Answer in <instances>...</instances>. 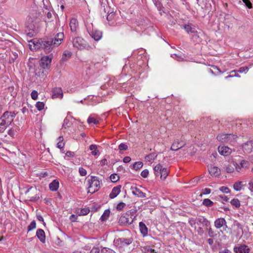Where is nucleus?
<instances>
[{"label": "nucleus", "instance_id": "338daca9", "mask_svg": "<svg viewBox=\"0 0 253 253\" xmlns=\"http://www.w3.org/2000/svg\"><path fill=\"white\" fill-rule=\"evenodd\" d=\"M100 164L101 166H105L107 164V161L106 159H102V160L100 161Z\"/></svg>", "mask_w": 253, "mask_h": 253}, {"label": "nucleus", "instance_id": "9d476101", "mask_svg": "<svg viewBox=\"0 0 253 253\" xmlns=\"http://www.w3.org/2000/svg\"><path fill=\"white\" fill-rule=\"evenodd\" d=\"M73 45L74 47L78 49H82L84 48V41L81 37H76L73 39Z\"/></svg>", "mask_w": 253, "mask_h": 253}, {"label": "nucleus", "instance_id": "473e14b6", "mask_svg": "<svg viewBox=\"0 0 253 253\" xmlns=\"http://www.w3.org/2000/svg\"><path fill=\"white\" fill-rule=\"evenodd\" d=\"M157 156L156 153H153L146 156L145 159L146 161L150 162L154 160L156 158Z\"/></svg>", "mask_w": 253, "mask_h": 253}, {"label": "nucleus", "instance_id": "a19ab883", "mask_svg": "<svg viewBox=\"0 0 253 253\" xmlns=\"http://www.w3.org/2000/svg\"><path fill=\"white\" fill-rule=\"evenodd\" d=\"M59 141L57 143V147L59 149H61L64 147V143L62 142L63 140V138L62 136H60L59 137Z\"/></svg>", "mask_w": 253, "mask_h": 253}, {"label": "nucleus", "instance_id": "6e6552de", "mask_svg": "<svg viewBox=\"0 0 253 253\" xmlns=\"http://www.w3.org/2000/svg\"><path fill=\"white\" fill-rule=\"evenodd\" d=\"M132 242L131 238H121L114 240V245L118 247L123 248L130 244Z\"/></svg>", "mask_w": 253, "mask_h": 253}, {"label": "nucleus", "instance_id": "4c0bfd02", "mask_svg": "<svg viewBox=\"0 0 253 253\" xmlns=\"http://www.w3.org/2000/svg\"><path fill=\"white\" fill-rule=\"evenodd\" d=\"M119 176H118L117 174L115 173L112 174L110 176V180L113 182H117L118 180H119Z\"/></svg>", "mask_w": 253, "mask_h": 253}, {"label": "nucleus", "instance_id": "a18cd8bd", "mask_svg": "<svg viewBox=\"0 0 253 253\" xmlns=\"http://www.w3.org/2000/svg\"><path fill=\"white\" fill-rule=\"evenodd\" d=\"M125 206H126L125 203H124L123 202H121L117 205L116 209L118 211H122L124 208V207Z\"/></svg>", "mask_w": 253, "mask_h": 253}, {"label": "nucleus", "instance_id": "39448f33", "mask_svg": "<svg viewBox=\"0 0 253 253\" xmlns=\"http://www.w3.org/2000/svg\"><path fill=\"white\" fill-rule=\"evenodd\" d=\"M133 216L132 212L130 211H127L120 217L119 222L121 224L124 225H130L133 221Z\"/></svg>", "mask_w": 253, "mask_h": 253}, {"label": "nucleus", "instance_id": "a878e982", "mask_svg": "<svg viewBox=\"0 0 253 253\" xmlns=\"http://www.w3.org/2000/svg\"><path fill=\"white\" fill-rule=\"evenodd\" d=\"M59 182L57 180H54L51 183H50L49 185V188L50 190L52 191H56L58 190L59 188Z\"/></svg>", "mask_w": 253, "mask_h": 253}, {"label": "nucleus", "instance_id": "5fc2aeb1", "mask_svg": "<svg viewBox=\"0 0 253 253\" xmlns=\"http://www.w3.org/2000/svg\"><path fill=\"white\" fill-rule=\"evenodd\" d=\"M251 146L252 147V148H253V141H247L246 143H245L243 145V148L246 149V146Z\"/></svg>", "mask_w": 253, "mask_h": 253}, {"label": "nucleus", "instance_id": "2eb2a0df", "mask_svg": "<svg viewBox=\"0 0 253 253\" xmlns=\"http://www.w3.org/2000/svg\"><path fill=\"white\" fill-rule=\"evenodd\" d=\"M218 151L221 155L224 156L229 155L232 152V149L225 146H219L218 147Z\"/></svg>", "mask_w": 253, "mask_h": 253}, {"label": "nucleus", "instance_id": "cd10ccee", "mask_svg": "<svg viewBox=\"0 0 253 253\" xmlns=\"http://www.w3.org/2000/svg\"><path fill=\"white\" fill-rule=\"evenodd\" d=\"M169 169L165 168H163L161 173L160 174V177L161 179H165L169 173Z\"/></svg>", "mask_w": 253, "mask_h": 253}, {"label": "nucleus", "instance_id": "4468645a", "mask_svg": "<svg viewBox=\"0 0 253 253\" xmlns=\"http://www.w3.org/2000/svg\"><path fill=\"white\" fill-rule=\"evenodd\" d=\"M132 193L140 198H145L146 194L143 192L137 186H131L130 188Z\"/></svg>", "mask_w": 253, "mask_h": 253}, {"label": "nucleus", "instance_id": "58836bf2", "mask_svg": "<svg viewBox=\"0 0 253 253\" xmlns=\"http://www.w3.org/2000/svg\"><path fill=\"white\" fill-rule=\"evenodd\" d=\"M36 107L38 110L41 111L42 109H43L44 107V104L42 102H38L36 103Z\"/></svg>", "mask_w": 253, "mask_h": 253}, {"label": "nucleus", "instance_id": "8fccbe9b", "mask_svg": "<svg viewBox=\"0 0 253 253\" xmlns=\"http://www.w3.org/2000/svg\"><path fill=\"white\" fill-rule=\"evenodd\" d=\"M89 210L88 209H83L80 212V215H85L87 214L89 212Z\"/></svg>", "mask_w": 253, "mask_h": 253}, {"label": "nucleus", "instance_id": "c03bdc74", "mask_svg": "<svg viewBox=\"0 0 253 253\" xmlns=\"http://www.w3.org/2000/svg\"><path fill=\"white\" fill-rule=\"evenodd\" d=\"M128 146L126 143H121L119 145V149L120 151H125L127 149Z\"/></svg>", "mask_w": 253, "mask_h": 253}, {"label": "nucleus", "instance_id": "c756f323", "mask_svg": "<svg viewBox=\"0 0 253 253\" xmlns=\"http://www.w3.org/2000/svg\"><path fill=\"white\" fill-rule=\"evenodd\" d=\"M110 211L109 210H106L102 216H101L100 220L102 221H104L107 219L109 216Z\"/></svg>", "mask_w": 253, "mask_h": 253}, {"label": "nucleus", "instance_id": "e2e57ef3", "mask_svg": "<svg viewBox=\"0 0 253 253\" xmlns=\"http://www.w3.org/2000/svg\"><path fill=\"white\" fill-rule=\"evenodd\" d=\"M70 219L71 221L72 222H75L77 221V216H76V215L75 214H72L70 216Z\"/></svg>", "mask_w": 253, "mask_h": 253}, {"label": "nucleus", "instance_id": "0eeeda50", "mask_svg": "<svg viewBox=\"0 0 253 253\" xmlns=\"http://www.w3.org/2000/svg\"><path fill=\"white\" fill-rule=\"evenodd\" d=\"M247 161L242 160L240 163L241 166H238V164L236 163H234L232 165H228L225 166L224 168L225 170L228 173H231L234 171L235 168L237 171H239L241 167H244L245 164H247Z\"/></svg>", "mask_w": 253, "mask_h": 253}, {"label": "nucleus", "instance_id": "dca6fc26", "mask_svg": "<svg viewBox=\"0 0 253 253\" xmlns=\"http://www.w3.org/2000/svg\"><path fill=\"white\" fill-rule=\"evenodd\" d=\"M234 252L235 253H249L250 249L245 245H242L239 247L234 248Z\"/></svg>", "mask_w": 253, "mask_h": 253}, {"label": "nucleus", "instance_id": "f03ea898", "mask_svg": "<svg viewBox=\"0 0 253 253\" xmlns=\"http://www.w3.org/2000/svg\"><path fill=\"white\" fill-rule=\"evenodd\" d=\"M88 193H94L99 189L100 181L96 176H91V179L88 180Z\"/></svg>", "mask_w": 253, "mask_h": 253}, {"label": "nucleus", "instance_id": "a211bd4d", "mask_svg": "<svg viewBox=\"0 0 253 253\" xmlns=\"http://www.w3.org/2000/svg\"><path fill=\"white\" fill-rule=\"evenodd\" d=\"M208 169L210 173L212 176H217L219 175L220 173V170L217 167L211 165L210 167H209Z\"/></svg>", "mask_w": 253, "mask_h": 253}, {"label": "nucleus", "instance_id": "603ef678", "mask_svg": "<svg viewBox=\"0 0 253 253\" xmlns=\"http://www.w3.org/2000/svg\"><path fill=\"white\" fill-rule=\"evenodd\" d=\"M219 190L225 193H228L230 191L228 187L225 186H221L220 187Z\"/></svg>", "mask_w": 253, "mask_h": 253}, {"label": "nucleus", "instance_id": "b1692460", "mask_svg": "<svg viewBox=\"0 0 253 253\" xmlns=\"http://www.w3.org/2000/svg\"><path fill=\"white\" fill-rule=\"evenodd\" d=\"M70 27L72 32H75L78 26V22L76 18H72L70 22Z\"/></svg>", "mask_w": 253, "mask_h": 253}, {"label": "nucleus", "instance_id": "1a4fd4ad", "mask_svg": "<svg viewBox=\"0 0 253 253\" xmlns=\"http://www.w3.org/2000/svg\"><path fill=\"white\" fill-rule=\"evenodd\" d=\"M52 58L49 56L42 57L40 61V66L44 69H49L51 65Z\"/></svg>", "mask_w": 253, "mask_h": 253}, {"label": "nucleus", "instance_id": "f8f14e48", "mask_svg": "<svg viewBox=\"0 0 253 253\" xmlns=\"http://www.w3.org/2000/svg\"><path fill=\"white\" fill-rule=\"evenodd\" d=\"M88 33L91 38L96 41L100 40L102 37V32L96 29H92L91 31H88Z\"/></svg>", "mask_w": 253, "mask_h": 253}, {"label": "nucleus", "instance_id": "bb28decb", "mask_svg": "<svg viewBox=\"0 0 253 253\" xmlns=\"http://www.w3.org/2000/svg\"><path fill=\"white\" fill-rule=\"evenodd\" d=\"M140 232L143 235L146 236L148 234V229L145 224L143 222H139V224Z\"/></svg>", "mask_w": 253, "mask_h": 253}, {"label": "nucleus", "instance_id": "37998d69", "mask_svg": "<svg viewBox=\"0 0 253 253\" xmlns=\"http://www.w3.org/2000/svg\"><path fill=\"white\" fill-rule=\"evenodd\" d=\"M36 227V223L35 220L32 221L28 227V231H30L35 228Z\"/></svg>", "mask_w": 253, "mask_h": 253}, {"label": "nucleus", "instance_id": "c85d7f7f", "mask_svg": "<svg viewBox=\"0 0 253 253\" xmlns=\"http://www.w3.org/2000/svg\"><path fill=\"white\" fill-rule=\"evenodd\" d=\"M163 166L161 164L157 165L154 168L155 174L156 176H159L161 173Z\"/></svg>", "mask_w": 253, "mask_h": 253}, {"label": "nucleus", "instance_id": "ea45409f", "mask_svg": "<svg viewBox=\"0 0 253 253\" xmlns=\"http://www.w3.org/2000/svg\"><path fill=\"white\" fill-rule=\"evenodd\" d=\"M153 1L155 6L159 9V10H161V8H162V4L160 0H153Z\"/></svg>", "mask_w": 253, "mask_h": 253}, {"label": "nucleus", "instance_id": "20e7f679", "mask_svg": "<svg viewBox=\"0 0 253 253\" xmlns=\"http://www.w3.org/2000/svg\"><path fill=\"white\" fill-rule=\"evenodd\" d=\"M40 192L36 187H30L26 192V195L30 201L36 202L40 199Z\"/></svg>", "mask_w": 253, "mask_h": 253}, {"label": "nucleus", "instance_id": "0e129e2a", "mask_svg": "<svg viewBox=\"0 0 253 253\" xmlns=\"http://www.w3.org/2000/svg\"><path fill=\"white\" fill-rule=\"evenodd\" d=\"M211 190L209 188H205L203 189L202 193L203 194H209L211 193Z\"/></svg>", "mask_w": 253, "mask_h": 253}, {"label": "nucleus", "instance_id": "423d86ee", "mask_svg": "<svg viewBox=\"0 0 253 253\" xmlns=\"http://www.w3.org/2000/svg\"><path fill=\"white\" fill-rule=\"evenodd\" d=\"M16 114L14 112H5L0 118V120H2L3 122L7 125H10L13 121Z\"/></svg>", "mask_w": 253, "mask_h": 253}, {"label": "nucleus", "instance_id": "72a5a7b5", "mask_svg": "<svg viewBox=\"0 0 253 253\" xmlns=\"http://www.w3.org/2000/svg\"><path fill=\"white\" fill-rule=\"evenodd\" d=\"M203 204L207 207H210L213 205V203L209 199H205L203 200Z\"/></svg>", "mask_w": 253, "mask_h": 253}, {"label": "nucleus", "instance_id": "f704fd0d", "mask_svg": "<svg viewBox=\"0 0 253 253\" xmlns=\"http://www.w3.org/2000/svg\"><path fill=\"white\" fill-rule=\"evenodd\" d=\"M9 125H6L2 120H0V132H3Z\"/></svg>", "mask_w": 253, "mask_h": 253}, {"label": "nucleus", "instance_id": "680f3d73", "mask_svg": "<svg viewBox=\"0 0 253 253\" xmlns=\"http://www.w3.org/2000/svg\"><path fill=\"white\" fill-rule=\"evenodd\" d=\"M100 250L98 247H93L90 251V253H99Z\"/></svg>", "mask_w": 253, "mask_h": 253}, {"label": "nucleus", "instance_id": "2f4dec72", "mask_svg": "<svg viewBox=\"0 0 253 253\" xmlns=\"http://www.w3.org/2000/svg\"><path fill=\"white\" fill-rule=\"evenodd\" d=\"M142 167L143 163L139 161L134 163L132 165L133 169L136 170L140 169Z\"/></svg>", "mask_w": 253, "mask_h": 253}, {"label": "nucleus", "instance_id": "412c9836", "mask_svg": "<svg viewBox=\"0 0 253 253\" xmlns=\"http://www.w3.org/2000/svg\"><path fill=\"white\" fill-rule=\"evenodd\" d=\"M196 221L198 224H202L206 227H208L210 225V221L207 218L202 216L197 217Z\"/></svg>", "mask_w": 253, "mask_h": 253}, {"label": "nucleus", "instance_id": "7ed1b4c3", "mask_svg": "<svg viewBox=\"0 0 253 253\" xmlns=\"http://www.w3.org/2000/svg\"><path fill=\"white\" fill-rule=\"evenodd\" d=\"M237 136L233 134H222L217 136V139L223 142L229 143L235 145L236 143Z\"/></svg>", "mask_w": 253, "mask_h": 253}, {"label": "nucleus", "instance_id": "052dcab7", "mask_svg": "<svg viewBox=\"0 0 253 253\" xmlns=\"http://www.w3.org/2000/svg\"><path fill=\"white\" fill-rule=\"evenodd\" d=\"M249 189L251 192H253V178L249 182Z\"/></svg>", "mask_w": 253, "mask_h": 253}, {"label": "nucleus", "instance_id": "c9c22d12", "mask_svg": "<svg viewBox=\"0 0 253 253\" xmlns=\"http://www.w3.org/2000/svg\"><path fill=\"white\" fill-rule=\"evenodd\" d=\"M242 183V182L239 181L236 182L234 184L233 188L235 190L239 191H240L242 189L241 188V184Z\"/></svg>", "mask_w": 253, "mask_h": 253}, {"label": "nucleus", "instance_id": "09e8293b", "mask_svg": "<svg viewBox=\"0 0 253 253\" xmlns=\"http://www.w3.org/2000/svg\"><path fill=\"white\" fill-rule=\"evenodd\" d=\"M188 223L192 227H193L196 224V223H197L196 218H190L188 220Z\"/></svg>", "mask_w": 253, "mask_h": 253}, {"label": "nucleus", "instance_id": "ddd939ff", "mask_svg": "<svg viewBox=\"0 0 253 253\" xmlns=\"http://www.w3.org/2000/svg\"><path fill=\"white\" fill-rule=\"evenodd\" d=\"M185 145V143L183 142L182 140L176 139L173 142L170 147V150L172 151H177L178 149L184 146Z\"/></svg>", "mask_w": 253, "mask_h": 253}, {"label": "nucleus", "instance_id": "aec40b11", "mask_svg": "<svg viewBox=\"0 0 253 253\" xmlns=\"http://www.w3.org/2000/svg\"><path fill=\"white\" fill-rule=\"evenodd\" d=\"M224 225L227 226L226 221L223 218H219L216 219L214 221V226L217 229L221 228Z\"/></svg>", "mask_w": 253, "mask_h": 253}, {"label": "nucleus", "instance_id": "6ab92c4d", "mask_svg": "<svg viewBox=\"0 0 253 253\" xmlns=\"http://www.w3.org/2000/svg\"><path fill=\"white\" fill-rule=\"evenodd\" d=\"M64 37V35L62 32L59 33L56 35V37L53 39L54 43L55 44V46H58L61 43Z\"/></svg>", "mask_w": 253, "mask_h": 253}, {"label": "nucleus", "instance_id": "e433bc0d", "mask_svg": "<svg viewBox=\"0 0 253 253\" xmlns=\"http://www.w3.org/2000/svg\"><path fill=\"white\" fill-rule=\"evenodd\" d=\"M72 53L70 51H67L64 53L62 60L64 61H66L68 58H69L72 56Z\"/></svg>", "mask_w": 253, "mask_h": 253}, {"label": "nucleus", "instance_id": "13d9d810", "mask_svg": "<svg viewBox=\"0 0 253 253\" xmlns=\"http://www.w3.org/2000/svg\"><path fill=\"white\" fill-rule=\"evenodd\" d=\"M197 233L200 236H203V234H204V230L203 228L201 227H199L198 229H197Z\"/></svg>", "mask_w": 253, "mask_h": 253}, {"label": "nucleus", "instance_id": "4be33fe9", "mask_svg": "<svg viewBox=\"0 0 253 253\" xmlns=\"http://www.w3.org/2000/svg\"><path fill=\"white\" fill-rule=\"evenodd\" d=\"M89 149L91 151V153L93 156H98L100 153L98 150V146L95 144H91L89 147Z\"/></svg>", "mask_w": 253, "mask_h": 253}, {"label": "nucleus", "instance_id": "7c9ffc66", "mask_svg": "<svg viewBox=\"0 0 253 253\" xmlns=\"http://www.w3.org/2000/svg\"><path fill=\"white\" fill-rule=\"evenodd\" d=\"M230 203L236 208H238L240 206V202L238 199L234 198L231 201Z\"/></svg>", "mask_w": 253, "mask_h": 253}, {"label": "nucleus", "instance_id": "de8ad7c7", "mask_svg": "<svg viewBox=\"0 0 253 253\" xmlns=\"http://www.w3.org/2000/svg\"><path fill=\"white\" fill-rule=\"evenodd\" d=\"M208 235L211 238L214 237L216 235L211 227H210L208 229Z\"/></svg>", "mask_w": 253, "mask_h": 253}, {"label": "nucleus", "instance_id": "49530a36", "mask_svg": "<svg viewBox=\"0 0 253 253\" xmlns=\"http://www.w3.org/2000/svg\"><path fill=\"white\" fill-rule=\"evenodd\" d=\"M79 171L80 174L82 176H84L86 175L87 174L86 170L83 168H80Z\"/></svg>", "mask_w": 253, "mask_h": 253}, {"label": "nucleus", "instance_id": "6e6d98bb", "mask_svg": "<svg viewBox=\"0 0 253 253\" xmlns=\"http://www.w3.org/2000/svg\"><path fill=\"white\" fill-rule=\"evenodd\" d=\"M148 174H149V171L148 169H146L143 170L141 172V176H142L144 178H146L148 176Z\"/></svg>", "mask_w": 253, "mask_h": 253}, {"label": "nucleus", "instance_id": "f257e3e1", "mask_svg": "<svg viewBox=\"0 0 253 253\" xmlns=\"http://www.w3.org/2000/svg\"><path fill=\"white\" fill-rule=\"evenodd\" d=\"M31 42L34 44V47H35L34 49L36 50L37 48H41L46 53L50 52L52 48L56 46L54 43L53 39L52 38H47L44 40L33 39Z\"/></svg>", "mask_w": 253, "mask_h": 253}, {"label": "nucleus", "instance_id": "774afa93", "mask_svg": "<svg viewBox=\"0 0 253 253\" xmlns=\"http://www.w3.org/2000/svg\"><path fill=\"white\" fill-rule=\"evenodd\" d=\"M154 250H153V249H148V250L144 249L143 253H154Z\"/></svg>", "mask_w": 253, "mask_h": 253}, {"label": "nucleus", "instance_id": "5701e85b", "mask_svg": "<svg viewBox=\"0 0 253 253\" xmlns=\"http://www.w3.org/2000/svg\"><path fill=\"white\" fill-rule=\"evenodd\" d=\"M36 236L39 240L42 242L44 243L45 241V236L44 231L42 229H39L36 232Z\"/></svg>", "mask_w": 253, "mask_h": 253}, {"label": "nucleus", "instance_id": "69168bd1", "mask_svg": "<svg viewBox=\"0 0 253 253\" xmlns=\"http://www.w3.org/2000/svg\"><path fill=\"white\" fill-rule=\"evenodd\" d=\"M131 161V158L129 157H125L123 159V162L125 163H127Z\"/></svg>", "mask_w": 253, "mask_h": 253}, {"label": "nucleus", "instance_id": "3c124183", "mask_svg": "<svg viewBox=\"0 0 253 253\" xmlns=\"http://www.w3.org/2000/svg\"><path fill=\"white\" fill-rule=\"evenodd\" d=\"M245 5L249 8H252V3L250 0H243Z\"/></svg>", "mask_w": 253, "mask_h": 253}, {"label": "nucleus", "instance_id": "f3484780", "mask_svg": "<svg viewBox=\"0 0 253 253\" xmlns=\"http://www.w3.org/2000/svg\"><path fill=\"white\" fill-rule=\"evenodd\" d=\"M122 186L121 185H117L113 187L111 193L109 195L110 199H114L116 197L121 191Z\"/></svg>", "mask_w": 253, "mask_h": 253}, {"label": "nucleus", "instance_id": "4d7b16f0", "mask_svg": "<svg viewBox=\"0 0 253 253\" xmlns=\"http://www.w3.org/2000/svg\"><path fill=\"white\" fill-rule=\"evenodd\" d=\"M248 67H242L239 68L238 72L240 73H247L248 71Z\"/></svg>", "mask_w": 253, "mask_h": 253}, {"label": "nucleus", "instance_id": "79ce46f5", "mask_svg": "<svg viewBox=\"0 0 253 253\" xmlns=\"http://www.w3.org/2000/svg\"><path fill=\"white\" fill-rule=\"evenodd\" d=\"M87 123L88 124L93 123L95 125H97L99 123V122L96 120L94 118L91 117H89L87 119Z\"/></svg>", "mask_w": 253, "mask_h": 253}, {"label": "nucleus", "instance_id": "864d4df0", "mask_svg": "<svg viewBox=\"0 0 253 253\" xmlns=\"http://www.w3.org/2000/svg\"><path fill=\"white\" fill-rule=\"evenodd\" d=\"M31 97L34 100H36L38 98V93L36 90H33L31 93Z\"/></svg>", "mask_w": 253, "mask_h": 253}, {"label": "nucleus", "instance_id": "9b49d317", "mask_svg": "<svg viewBox=\"0 0 253 253\" xmlns=\"http://www.w3.org/2000/svg\"><path fill=\"white\" fill-rule=\"evenodd\" d=\"M63 93L61 87H55L52 90V98L53 99L63 98Z\"/></svg>", "mask_w": 253, "mask_h": 253}, {"label": "nucleus", "instance_id": "bf43d9fd", "mask_svg": "<svg viewBox=\"0 0 253 253\" xmlns=\"http://www.w3.org/2000/svg\"><path fill=\"white\" fill-rule=\"evenodd\" d=\"M8 134L10 136L14 137L15 135V131L14 129L11 128L8 131Z\"/></svg>", "mask_w": 253, "mask_h": 253}, {"label": "nucleus", "instance_id": "393cba45", "mask_svg": "<svg viewBox=\"0 0 253 253\" xmlns=\"http://www.w3.org/2000/svg\"><path fill=\"white\" fill-rule=\"evenodd\" d=\"M183 28L186 31V32L188 34L189 33H194L197 34V31L196 30L194 27H192L190 24H185L183 26Z\"/></svg>", "mask_w": 253, "mask_h": 253}]
</instances>
